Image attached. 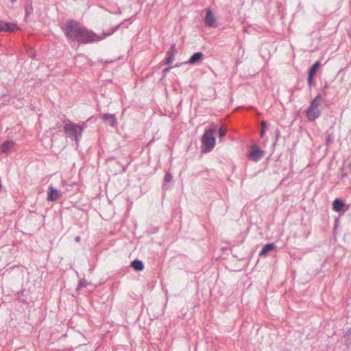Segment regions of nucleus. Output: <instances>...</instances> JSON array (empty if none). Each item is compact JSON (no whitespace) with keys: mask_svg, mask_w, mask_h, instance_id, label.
Returning <instances> with one entry per match:
<instances>
[{"mask_svg":"<svg viewBox=\"0 0 351 351\" xmlns=\"http://www.w3.org/2000/svg\"><path fill=\"white\" fill-rule=\"evenodd\" d=\"M217 130V125L212 123L210 128L206 130L202 136V151L204 153L210 152L215 145L216 138L214 134Z\"/></svg>","mask_w":351,"mask_h":351,"instance_id":"2","label":"nucleus"},{"mask_svg":"<svg viewBox=\"0 0 351 351\" xmlns=\"http://www.w3.org/2000/svg\"><path fill=\"white\" fill-rule=\"evenodd\" d=\"M86 282L84 281H80L79 282V284L77 285V290H79L80 289H81L82 287H86Z\"/></svg>","mask_w":351,"mask_h":351,"instance_id":"22","label":"nucleus"},{"mask_svg":"<svg viewBox=\"0 0 351 351\" xmlns=\"http://www.w3.org/2000/svg\"><path fill=\"white\" fill-rule=\"evenodd\" d=\"M328 88V84H327V82L325 83V85H324V88L322 89V92H323V95L324 96H326V89Z\"/></svg>","mask_w":351,"mask_h":351,"instance_id":"23","label":"nucleus"},{"mask_svg":"<svg viewBox=\"0 0 351 351\" xmlns=\"http://www.w3.org/2000/svg\"><path fill=\"white\" fill-rule=\"evenodd\" d=\"M15 143L12 141H6L0 146L1 153L8 154L11 153L14 147Z\"/></svg>","mask_w":351,"mask_h":351,"instance_id":"8","label":"nucleus"},{"mask_svg":"<svg viewBox=\"0 0 351 351\" xmlns=\"http://www.w3.org/2000/svg\"><path fill=\"white\" fill-rule=\"evenodd\" d=\"M218 133L219 138H223L226 136V130L223 128H220L218 130Z\"/></svg>","mask_w":351,"mask_h":351,"instance_id":"17","label":"nucleus"},{"mask_svg":"<svg viewBox=\"0 0 351 351\" xmlns=\"http://www.w3.org/2000/svg\"><path fill=\"white\" fill-rule=\"evenodd\" d=\"M117 29H118V26H117V27H116L114 28V29L112 32H108V33L104 32V36H110V35H111V34H112L114 31H116Z\"/></svg>","mask_w":351,"mask_h":351,"instance_id":"24","label":"nucleus"},{"mask_svg":"<svg viewBox=\"0 0 351 351\" xmlns=\"http://www.w3.org/2000/svg\"><path fill=\"white\" fill-rule=\"evenodd\" d=\"M173 176L171 173H167L164 177V181L165 182H169L172 180Z\"/></svg>","mask_w":351,"mask_h":351,"instance_id":"18","label":"nucleus"},{"mask_svg":"<svg viewBox=\"0 0 351 351\" xmlns=\"http://www.w3.org/2000/svg\"><path fill=\"white\" fill-rule=\"evenodd\" d=\"M261 128L265 129L266 127V122L265 121H261Z\"/></svg>","mask_w":351,"mask_h":351,"instance_id":"26","label":"nucleus"},{"mask_svg":"<svg viewBox=\"0 0 351 351\" xmlns=\"http://www.w3.org/2000/svg\"><path fill=\"white\" fill-rule=\"evenodd\" d=\"M313 77H314L313 75H308V84L310 87L312 86L314 84Z\"/></svg>","mask_w":351,"mask_h":351,"instance_id":"19","label":"nucleus"},{"mask_svg":"<svg viewBox=\"0 0 351 351\" xmlns=\"http://www.w3.org/2000/svg\"><path fill=\"white\" fill-rule=\"evenodd\" d=\"M167 60H166V64H171L173 60H174V56H175V45H172L170 48V49L167 53Z\"/></svg>","mask_w":351,"mask_h":351,"instance_id":"14","label":"nucleus"},{"mask_svg":"<svg viewBox=\"0 0 351 351\" xmlns=\"http://www.w3.org/2000/svg\"><path fill=\"white\" fill-rule=\"evenodd\" d=\"M171 68H172V66H169V67L165 68L163 70V73L164 74L167 73Z\"/></svg>","mask_w":351,"mask_h":351,"instance_id":"25","label":"nucleus"},{"mask_svg":"<svg viewBox=\"0 0 351 351\" xmlns=\"http://www.w3.org/2000/svg\"><path fill=\"white\" fill-rule=\"evenodd\" d=\"M276 246L274 243H267L265 244L262 250L259 252V256H266L269 252L275 249Z\"/></svg>","mask_w":351,"mask_h":351,"instance_id":"13","label":"nucleus"},{"mask_svg":"<svg viewBox=\"0 0 351 351\" xmlns=\"http://www.w3.org/2000/svg\"><path fill=\"white\" fill-rule=\"evenodd\" d=\"M280 136V131L278 130H276V140L278 138V137Z\"/></svg>","mask_w":351,"mask_h":351,"instance_id":"29","label":"nucleus"},{"mask_svg":"<svg viewBox=\"0 0 351 351\" xmlns=\"http://www.w3.org/2000/svg\"><path fill=\"white\" fill-rule=\"evenodd\" d=\"M16 25L14 23H5L0 21V32H11L14 30Z\"/></svg>","mask_w":351,"mask_h":351,"instance_id":"10","label":"nucleus"},{"mask_svg":"<svg viewBox=\"0 0 351 351\" xmlns=\"http://www.w3.org/2000/svg\"><path fill=\"white\" fill-rule=\"evenodd\" d=\"M62 197L60 191L56 189L52 185L49 186L47 191V200L55 202Z\"/></svg>","mask_w":351,"mask_h":351,"instance_id":"6","label":"nucleus"},{"mask_svg":"<svg viewBox=\"0 0 351 351\" xmlns=\"http://www.w3.org/2000/svg\"><path fill=\"white\" fill-rule=\"evenodd\" d=\"M80 127L83 128V130H84L86 127V123H84L82 125H80Z\"/></svg>","mask_w":351,"mask_h":351,"instance_id":"31","label":"nucleus"},{"mask_svg":"<svg viewBox=\"0 0 351 351\" xmlns=\"http://www.w3.org/2000/svg\"><path fill=\"white\" fill-rule=\"evenodd\" d=\"M321 64L319 61L315 62L309 69L308 70V75H311L315 76V73H317V70L319 69Z\"/></svg>","mask_w":351,"mask_h":351,"instance_id":"16","label":"nucleus"},{"mask_svg":"<svg viewBox=\"0 0 351 351\" xmlns=\"http://www.w3.org/2000/svg\"><path fill=\"white\" fill-rule=\"evenodd\" d=\"M324 100V98L322 94H318L312 100L310 106L306 110V118L308 121H313L320 116L321 112L319 108Z\"/></svg>","mask_w":351,"mask_h":351,"instance_id":"3","label":"nucleus"},{"mask_svg":"<svg viewBox=\"0 0 351 351\" xmlns=\"http://www.w3.org/2000/svg\"><path fill=\"white\" fill-rule=\"evenodd\" d=\"M265 132V129L261 128V132H260V135L261 137H263L264 136Z\"/></svg>","mask_w":351,"mask_h":351,"instance_id":"27","label":"nucleus"},{"mask_svg":"<svg viewBox=\"0 0 351 351\" xmlns=\"http://www.w3.org/2000/svg\"><path fill=\"white\" fill-rule=\"evenodd\" d=\"M334 136L332 134H328L327 138H326V144L328 145L329 143H331L333 141Z\"/></svg>","mask_w":351,"mask_h":351,"instance_id":"20","label":"nucleus"},{"mask_svg":"<svg viewBox=\"0 0 351 351\" xmlns=\"http://www.w3.org/2000/svg\"><path fill=\"white\" fill-rule=\"evenodd\" d=\"M80 240H81V237L80 236L76 237L75 239V241L76 242H80Z\"/></svg>","mask_w":351,"mask_h":351,"instance_id":"30","label":"nucleus"},{"mask_svg":"<svg viewBox=\"0 0 351 351\" xmlns=\"http://www.w3.org/2000/svg\"><path fill=\"white\" fill-rule=\"evenodd\" d=\"M131 267L136 271H142L144 268L143 262L138 259H135L131 262Z\"/></svg>","mask_w":351,"mask_h":351,"instance_id":"15","label":"nucleus"},{"mask_svg":"<svg viewBox=\"0 0 351 351\" xmlns=\"http://www.w3.org/2000/svg\"><path fill=\"white\" fill-rule=\"evenodd\" d=\"M29 56H30L31 58H34V57L36 56V53H35V52H32V51H30L29 52Z\"/></svg>","mask_w":351,"mask_h":351,"instance_id":"28","label":"nucleus"},{"mask_svg":"<svg viewBox=\"0 0 351 351\" xmlns=\"http://www.w3.org/2000/svg\"><path fill=\"white\" fill-rule=\"evenodd\" d=\"M264 154V151L261 149L257 145H254L249 154V159L254 162H258L263 157Z\"/></svg>","mask_w":351,"mask_h":351,"instance_id":"5","label":"nucleus"},{"mask_svg":"<svg viewBox=\"0 0 351 351\" xmlns=\"http://www.w3.org/2000/svg\"><path fill=\"white\" fill-rule=\"evenodd\" d=\"M101 119L108 123L111 127H115L117 125V118L114 114H103Z\"/></svg>","mask_w":351,"mask_h":351,"instance_id":"9","label":"nucleus"},{"mask_svg":"<svg viewBox=\"0 0 351 351\" xmlns=\"http://www.w3.org/2000/svg\"><path fill=\"white\" fill-rule=\"evenodd\" d=\"M64 132L69 138L75 141L78 145L83 132V128L80 127L79 124L67 120L64 125Z\"/></svg>","mask_w":351,"mask_h":351,"instance_id":"4","label":"nucleus"},{"mask_svg":"<svg viewBox=\"0 0 351 351\" xmlns=\"http://www.w3.org/2000/svg\"><path fill=\"white\" fill-rule=\"evenodd\" d=\"M32 12H33V8H32V7L31 5L25 7L26 16H29L30 14H32Z\"/></svg>","mask_w":351,"mask_h":351,"instance_id":"21","label":"nucleus"},{"mask_svg":"<svg viewBox=\"0 0 351 351\" xmlns=\"http://www.w3.org/2000/svg\"><path fill=\"white\" fill-rule=\"evenodd\" d=\"M64 31L66 36L72 41L90 43L99 40L93 32L88 30L75 20L69 21Z\"/></svg>","mask_w":351,"mask_h":351,"instance_id":"1","label":"nucleus"},{"mask_svg":"<svg viewBox=\"0 0 351 351\" xmlns=\"http://www.w3.org/2000/svg\"><path fill=\"white\" fill-rule=\"evenodd\" d=\"M204 24L206 26L213 27H215L216 25V19L215 15L210 10H208L206 11Z\"/></svg>","mask_w":351,"mask_h":351,"instance_id":"7","label":"nucleus"},{"mask_svg":"<svg viewBox=\"0 0 351 351\" xmlns=\"http://www.w3.org/2000/svg\"><path fill=\"white\" fill-rule=\"evenodd\" d=\"M346 206L341 199H336L332 203V209L336 212H341Z\"/></svg>","mask_w":351,"mask_h":351,"instance_id":"11","label":"nucleus"},{"mask_svg":"<svg viewBox=\"0 0 351 351\" xmlns=\"http://www.w3.org/2000/svg\"><path fill=\"white\" fill-rule=\"evenodd\" d=\"M204 56V54L202 52H196L193 53L189 60L186 62L189 64H194L198 62H199Z\"/></svg>","mask_w":351,"mask_h":351,"instance_id":"12","label":"nucleus"}]
</instances>
